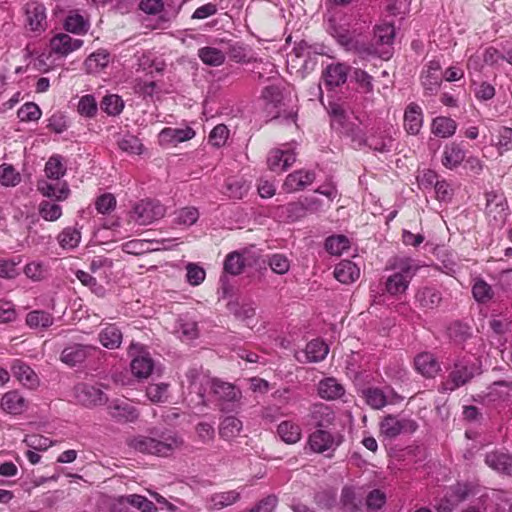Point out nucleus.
<instances>
[{
  "label": "nucleus",
  "instance_id": "nucleus-1",
  "mask_svg": "<svg viewBox=\"0 0 512 512\" xmlns=\"http://www.w3.org/2000/svg\"><path fill=\"white\" fill-rule=\"evenodd\" d=\"M332 114V126L343 129V132L350 135L352 141L357 143L358 146L368 145L371 149L378 152H388L392 149L394 129L391 125L387 123L378 125L372 128L367 138H364L358 132H354L353 129L345 125V113L340 107L333 108Z\"/></svg>",
  "mask_w": 512,
  "mask_h": 512
},
{
  "label": "nucleus",
  "instance_id": "nucleus-2",
  "mask_svg": "<svg viewBox=\"0 0 512 512\" xmlns=\"http://www.w3.org/2000/svg\"><path fill=\"white\" fill-rule=\"evenodd\" d=\"M420 268L419 263L406 256H396L388 261L386 270H392L384 282V291L390 296L404 294Z\"/></svg>",
  "mask_w": 512,
  "mask_h": 512
},
{
  "label": "nucleus",
  "instance_id": "nucleus-3",
  "mask_svg": "<svg viewBox=\"0 0 512 512\" xmlns=\"http://www.w3.org/2000/svg\"><path fill=\"white\" fill-rule=\"evenodd\" d=\"M182 444L183 441L173 433L164 434L160 439L139 435L128 441V445L140 453L161 457L172 455Z\"/></svg>",
  "mask_w": 512,
  "mask_h": 512
},
{
  "label": "nucleus",
  "instance_id": "nucleus-4",
  "mask_svg": "<svg viewBox=\"0 0 512 512\" xmlns=\"http://www.w3.org/2000/svg\"><path fill=\"white\" fill-rule=\"evenodd\" d=\"M362 27H358L352 14L340 10L331 11L326 19V30L343 46H350Z\"/></svg>",
  "mask_w": 512,
  "mask_h": 512
},
{
  "label": "nucleus",
  "instance_id": "nucleus-5",
  "mask_svg": "<svg viewBox=\"0 0 512 512\" xmlns=\"http://www.w3.org/2000/svg\"><path fill=\"white\" fill-rule=\"evenodd\" d=\"M187 377L191 379V392L197 393L201 402H204L206 387H210L214 395L219 399L228 402L237 400L240 395L239 390L230 383L222 382L217 379H209L205 376L195 377V373L193 371H190L187 374Z\"/></svg>",
  "mask_w": 512,
  "mask_h": 512
},
{
  "label": "nucleus",
  "instance_id": "nucleus-6",
  "mask_svg": "<svg viewBox=\"0 0 512 512\" xmlns=\"http://www.w3.org/2000/svg\"><path fill=\"white\" fill-rule=\"evenodd\" d=\"M479 364L477 360L464 356L457 359L449 372L447 378L441 383L440 392L448 393L464 386L476 374H479Z\"/></svg>",
  "mask_w": 512,
  "mask_h": 512
},
{
  "label": "nucleus",
  "instance_id": "nucleus-7",
  "mask_svg": "<svg viewBox=\"0 0 512 512\" xmlns=\"http://www.w3.org/2000/svg\"><path fill=\"white\" fill-rule=\"evenodd\" d=\"M265 101V109L273 118H284L289 122H295L296 111L293 108L286 109L284 96L277 86H268L262 92Z\"/></svg>",
  "mask_w": 512,
  "mask_h": 512
},
{
  "label": "nucleus",
  "instance_id": "nucleus-8",
  "mask_svg": "<svg viewBox=\"0 0 512 512\" xmlns=\"http://www.w3.org/2000/svg\"><path fill=\"white\" fill-rule=\"evenodd\" d=\"M166 214V208L157 200H141L130 212V219L139 225H149Z\"/></svg>",
  "mask_w": 512,
  "mask_h": 512
},
{
  "label": "nucleus",
  "instance_id": "nucleus-9",
  "mask_svg": "<svg viewBox=\"0 0 512 512\" xmlns=\"http://www.w3.org/2000/svg\"><path fill=\"white\" fill-rule=\"evenodd\" d=\"M343 436L339 432H330L324 429H317L309 435L308 446L315 452L332 456L334 451L340 446Z\"/></svg>",
  "mask_w": 512,
  "mask_h": 512
},
{
  "label": "nucleus",
  "instance_id": "nucleus-10",
  "mask_svg": "<svg viewBox=\"0 0 512 512\" xmlns=\"http://www.w3.org/2000/svg\"><path fill=\"white\" fill-rule=\"evenodd\" d=\"M25 29L35 36L44 33L48 27L47 13L45 6L37 1L25 4Z\"/></svg>",
  "mask_w": 512,
  "mask_h": 512
},
{
  "label": "nucleus",
  "instance_id": "nucleus-11",
  "mask_svg": "<svg viewBox=\"0 0 512 512\" xmlns=\"http://www.w3.org/2000/svg\"><path fill=\"white\" fill-rule=\"evenodd\" d=\"M417 427L414 420L394 415H387L380 422L381 434L389 439L396 438L401 434H411L416 431Z\"/></svg>",
  "mask_w": 512,
  "mask_h": 512
},
{
  "label": "nucleus",
  "instance_id": "nucleus-12",
  "mask_svg": "<svg viewBox=\"0 0 512 512\" xmlns=\"http://www.w3.org/2000/svg\"><path fill=\"white\" fill-rule=\"evenodd\" d=\"M73 396L76 402L86 407L103 405L107 402L104 392L96 385L79 383L73 388Z\"/></svg>",
  "mask_w": 512,
  "mask_h": 512
},
{
  "label": "nucleus",
  "instance_id": "nucleus-13",
  "mask_svg": "<svg viewBox=\"0 0 512 512\" xmlns=\"http://www.w3.org/2000/svg\"><path fill=\"white\" fill-rule=\"evenodd\" d=\"M129 353L133 356L130 364L133 375L138 379L148 378L154 369V361L149 353L138 344H131Z\"/></svg>",
  "mask_w": 512,
  "mask_h": 512
},
{
  "label": "nucleus",
  "instance_id": "nucleus-14",
  "mask_svg": "<svg viewBox=\"0 0 512 512\" xmlns=\"http://www.w3.org/2000/svg\"><path fill=\"white\" fill-rule=\"evenodd\" d=\"M296 160V154L292 144H283L280 148L269 152L267 164L271 171L283 172L288 169Z\"/></svg>",
  "mask_w": 512,
  "mask_h": 512
},
{
  "label": "nucleus",
  "instance_id": "nucleus-15",
  "mask_svg": "<svg viewBox=\"0 0 512 512\" xmlns=\"http://www.w3.org/2000/svg\"><path fill=\"white\" fill-rule=\"evenodd\" d=\"M83 45V40L75 39L67 33H57L49 43L50 51L57 58H65L70 53L78 50Z\"/></svg>",
  "mask_w": 512,
  "mask_h": 512
},
{
  "label": "nucleus",
  "instance_id": "nucleus-16",
  "mask_svg": "<svg viewBox=\"0 0 512 512\" xmlns=\"http://www.w3.org/2000/svg\"><path fill=\"white\" fill-rule=\"evenodd\" d=\"M442 83L441 65L439 61H430L421 75V84L424 95L433 96L437 94Z\"/></svg>",
  "mask_w": 512,
  "mask_h": 512
},
{
  "label": "nucleus",
  "instance_id": "nucleus-17",
  "mask_svg": "<svg viewBox=\"0 0 512 512\" xmlns=\"http://www.w3.org/2000/svg\"><path fill=\"white\" fill-rule=\"evenodd\" d=\"M329 352L328 345L320 339L311 340L304 350L295 352V358L299 363L320 362L325 359Z\"/></svg>",
  "mask_w": 512,
  "mask_h": 512
},
{
  "label": "nucleus",
  "instance_id": "nucleus-18",
  "mask_svg": "<svg viewBox=\"0 0 512 512\" xmlns=\"http://www.w3.org/2000/svg\"><path fill=\"white\" fill-rule=\"evenodd\" d=\"M37 190L42 196L60 202L66 200L70 195V189L65 181H51L40 179L37 181Z\"/></svg>",
  "mask_w": 512,
  "mask_h": 512
},
{
  "label": "nucleus",
  "instance_id": "nucleus-19",
  "mask_svg": "<svg viewBox=\"0 0 512 512\" xmlns=\"http://www.w3.org/2000/svg\"><path fill=\"white\" fill-rule=\"evenodd\" d=\"M195 131L191 127L172 128L166 127L158 134L161 146H176L179 143L191 140L195 137Z\"/></svg>",
  "mask_w": 512,
  "mask_h": 512
},
{
  "label": "nucleus",
  "instance_id": "nucleus-20",
  "mask_svg": "<svg viewBox=\"0 0 512 512\" xmlns=\"http://www.w3.org/2000/svg\"><path fill=\"white\" fill-rule=\"evenodd\" d=\"M415 370L425 378H434L442 370L441 364L431 352H421L414 358Z\"/></svg>",
  "mask_w": 512,
  "mask_h": 512
},
{
  "label": "nucleus",
  "instance_id": "nucleus-21",
  "mask_svg": "<svg viewBox=\"0 0 512 512\" xmlns=\"http://www.w3.org/2000/svg\"><path fill=\"white\" fill-rule=\"evenodd\" d=\"M362 397L365 399L366 404L373 409H381L388 403H394V398H399L392 390L386 392L377 387L363 389Z\"/></svg>",
  "mask_w": 512,
  "mask_h": 512
},
{
  "label": "nucleus",
  "instance_id": "nucleus-22",
  "mask_svg": "<svg viewBox=\"0 0 512 512\" xmlns=\"http://www.w3.org/2000/svg\"><path fill=\"white\" fill-rule=\"evenodd\" d=\"M109 415L119 422H133L139 413L128 400H114L108 406Z\"/></svg>",
  "mask_w": 512,
  "mask_h": 512
},
{
  "label": "nucleus",
  "instance_id": "nucleus-23",
  "mask_svg": "<svg viewBox=\"0 0 512 512\" xmlns=\"http://www.w3.org/2000/svg\"><path fill=\"white\" fill-rule=\"evenodd\" d=\"M349 67L343 63H332L328 65L322 73L324 85L333 89L344 84L347 80Z\"/></svg>",
  "mask_w": 512,
  "mask_h": 512
},
{
  "label": "nucleus",
  "instance_id": "nucleus-24",
  "mask_svg": "<svg viewBox=\"0 0 512 512\" xmlns=\"http://www.w3.org/2000/svg\"><path fill=\"white\" fill-rule=\"evenodd\" d=\"M423 111L417 103H409L404 112V129L410 135H417L423 126Z\"/></svg>",
  "mask_w": 512,
  "mask_h": 512
},
{
  "label": "nucleus",
  "instance_id": "nucleus-25",
  "mask_svg": "<svg viewBox=\"0 0 512 512\" xmlns=\"http://www.w3.org/2000/svg\"><path fill=\"white\" fill-rule=\"evenodd\" d=\"M465 156L466 152L461 143L451 142L444 146L441 162L445 168L453 170L461 165Z\"/></svg>",
  "mask_w": 512,
  "mask_h": 512
},
{
  "label": "nucleus",
  "instance_id": "nucleus-26",
  "mask_svg": "<svg viewBox=\"0 0 512 512\" xmlns=\"http://www.w3.org/2000/svg\"><path fill=\"white\" fill-rule=\"evenodd\" d=\"M228 310L240 321L247 325L254 318L256 313L255 303L251 299L241 298L228 303Z\"/></svg>",
  "mask_w": 512,
  "mask_h": 512
},
{
  "label": "nucleus",
  "instance_id": "nucleus-27",
  "mask_svg": "<svg viewBox=\"0 0 512 512\" xmlns=\"http://www.w3.org/2000/svg\"><path fill=\"white\" fill-rule=\"evenodd\" d=\"M127 505H131L142 512H156L157 510L152 501L137 494L119 497L114 505V510L122 512Z\"/></svg>",
  "mask_w": 512,
  "mask_h": 512
},
{
  "label": "nucleus",
  "instance_id": "nucleus-28",
  "mask_svg": "<svg viewBox=\"0 0 512 512\" xmlns=\"http://www.w3.org/2000/svg\"><path fill=\"white\" fill-rule=\"evenodd\" d=\"M314 179L315 174L312 171L298 170L286 177L283 188L288 193L299 191L310 185Z\"/></svg>",
  "mask_w": 512,
  "mask_h": 512
},
{
  "label": "nucleus",
  "instance_id": "nucleus-29",
  "mask_svg": "<svg viewBox=\"0 0 512 512\" xmlns=\"http://www.w3.org/2000/svg\"><path fill=\"white\" fill-rule=\"evenodd\" d=\"M164 242H169V240L160 242L158 240L134 239L123 243L122 250L127 254L141 255L150 251L160 250V245L164 244Z\"/></svg>",
  "mask_w": 512,
  "mask_h": 512
},
{
  "label": "nucleus",
  "instance_id": "nucleus-30",
  "mask_svg": "<svg viewBox=\"0 0 512 512\" xmlns=\"http://www.w3.org/2000/svg\"><path fill=\"white\" fill-rule=\"evenodd\" d=\"M415 300L421 308L432 310L440 304L442 294L435 287L425 286L417 290Z\"/></svg>",
  "mask_w": 512,
  "mask_h": 512
},
{
  "label": "nucleus",
  "instance_id": "nucleus-31",
  "mask_svg": "<svg viewBox=\"0 0 512 512\" xmlns=\"http://www.w3.org/2000/svg\"><path fill=\"white\" fill-rule=\"evenodd\" d=\"M1 408L8 414L18 415L26 410L27 402L18 391H9L1 398Z\"/></svg>",
  "mask_w": 512,
  "mask_h": 512
},
{
  "label": "nucleus",
  "instance_id": "nucleus-32",
  "mask_svg": "<svg viewBox=\"0 0 512 512\" xmlns=\"http://www.w3.org/2000/svg\"><path fill=\"white\" fill-rule=\"evenodd\" d=\"M92 349V346L82 344L68 346L61 353V361L70 366H75L83 362Z\"/></svg>",
  "mask_w": 512,
  "mask_h": 512
},
{
  "label": "nucleus",
  "instance_id": "nucleus-33",
  "mask_svg": "<svg viewBox=\"0 0 512 512\" xmlns=\"http://www.w3.org/2000/svg\"><path fill=\"white\" fill-rule=\"evenodd\" d=\"M457 130V122L447 116H437L431 122V133L439 138H451Z\"/></svg>",
  "mask_w": 512,
  "mask_h": 512
},
{
  "label": "nucleus",
  "instance_id": "nucleus-34",
  "mask_svg": "<svg viewBox=\"0 0 512 512\" xmlns=\"http://www.w3.org/2000/svg\"><path fill=\"white\" fill-rule=\"evenodd\" d=\"M306 202V204L292 202L282 207V209L287 213V218L290 221H296L304 217L307 211L316 212L319 210L317 206L318 200L316 198L306 199Z\"/></svg>",
  "mask_w": 512,
  "mask_h": 512
},
{
  "label": "nucleus",
  "instance_id": "nucleus-35",
  "mask_svg": "<svg viewBox=\"0 0 512 512\" xmlns=\"http://www.w3.org/2000/svg\"><path fill=\"white\" fill-rule=\"evenodd\" d=\"M485 462L493 470L512 476V456L501 452H491L486 455Z\"/></svg>",
  "mask_w": 512,
  "mask_h": 512
},
{
  "label": "nucleus",
  "instance_id": "nucleus-36",
  "mask_svg": "<svg viewBox=\"0 0 512 512\" xmlns=\"http://www.w3.org/2000/svg\"><path fill=\"white\" fill-rule=\"evenodd\" d=\"M334 276L339 282L343 284H350L359 278L360 269L352 261L343 260L336 265L334 269Z\"/></svg>",
  "mask_w": 512,
  "mask_h": 512
},
{
  "label": "nucleus",
  "instance_id": "nucleus-37",
  "mask_svg": "<svg viewBox=\"0 0 512 512\" xmlns=\"http://www.w3.org/2000/svg\"><path fill=\"white\" fill-rule=\"evenodd\" d=\"M345 393L344 386L333 377H327L318 384V394L326 400H335Z\"/></svg>",
  "mask_w": 512,
  "mask_h": 512
},
{
  "label": "nucleus",
  "instance_id": "nucleus-38",
  "mask_svg": "<svg viewBox=\"0 0 512 512\" xmlns=\"http://www.w3.org/2000/svg\"><path fill=\"white\" fill-rule=\"evenodd\" d=\"M98 339L105 348L113 350L120 347L123 335L115 324H109L99 332Z\"/></svg>",
  "mask_w": 512,
  "mask_h": 512
},
{
  "label": "nucleus",
  "instance_id": "nucleus-39",
  "mask_svg": "<svg viewBox=\"0 0 512 512\" xmlns=\"http://www.w3.org/2000/svg\"><path fill=\"white\" fill-rule=\"evenodd\" d=\"M64 29L75 35H84L90 28V22L88 18H85L78 12L74 11L69 13L64 21Z\"/></svg>",
  "mask_w": 512,
  "mask_h": 512
},
{
  "label": "nucleus",
  "instance_id": "nucleus-40",
  "mask_svg": "<svg viewBox=\"0 0 512 512\" xmlns=\"http://www.w3.org/2000/svg\"><path fill=\"white\" fill-rule=\"evenodd\" d=\"M14 376L26 387L35 388L38 385V376L31 367L21 361L12 366Z\"/></svg>",
  "mask_w": 512,
  "mask_h": 512
},
{
  "label": "nucleus",
  "instance_id": "nucleus-41",
  "mask_svg": "<svg viewBox=\"0 0 512 512\" xmlns=\"http://www.w3.org/2000/svg\"><path fill=\"white\" fill-rule=\"evenodd\" d=\"M46 179L58 181L66 174V165L61 155H52L44 168Z\"/></svg>",
  "mask_w": 512,
  "mask_h": 512
},
{
  "label": "nucleus",
  "instance_id": "nucleus-42",
  "mask_svg": "<svg viewBox=\"0 0 512 512\" xmlns=\"http://www.w3.org/2000/svg\"><path fill=\"white\" fill-rule=\"evenodd\" d=\"M198 57L208 66H220L225 62L226 52L222 49L206 46L198 50Z\"/></svg>",
  "mask_w": 512,
  "mask_h": 512
},
{
  "label": "nucleus",
  "instance_id": "nucleus-43",
  "mask_svg": "<svg viewBox=\"0 0 512 512\" xmlns=\"http://www.w3.org/2000/svg\"><path fill=\"white\" fill-rule=\"evenodd\" d=\"M277 432L281 439L288 444L296 443L301 438V428L290 421L281 422L278 425Z\"/></svg>",
  "mask_w": 512,
  "mask_h": 512
},
{
  "label": "nucleus",
  "instance_id": "nucleus-44",
  "mask_svg": "<svg viewBox=\"0 0 512 512\" xmlns=\"http://www.w3.org/2000/svg\"><path fill=\"white\" fill-rule=\"evenodd\" d=\"M472 295L477 302L487 303L493 298L494 292L486 281L478 277L473 280Z\"/></svg>",
  "mask_w": 512,
  "mask_h": 512
},
{
  "label": "nucleus",
  "instance_id": "nucleus-45",
  "mask_svg": "<svg viewBox=\"0 0 512 512\" xmlns=\"http://www.w3.org/2000/svg\"><path fill=\"white\" fill-rule=\"evenodd\" d=\"M53 316L42 310H34L27 314L26 324L30 328H48L53 324Z\"/></svg>",
  "mask_w": 512,
  "mask_h": 512
},
{
  "label": "nucleus",
  "instance_id": "nucleus-46",
  "mask_svg": "<svg viewBox=\"0 0 512 512\" xmlns=\"http://www.w3.org/2000/svg\"><path fill=\"white\" fill-rule=\"evenodd\" d=\"M38 212L45 221L54 222L62 216V207L56 202L43 200L38 205Z\"/></svg>",
  "mask_w": 512,
  "mask_h": 512
},
{
  "label": "nucleus",
  "instance_id": "nucleus-47",
  "mask_svg": "<svg viewBox=\"0 0 512 512\" xmlns=\"http://www.w3.org/2000/svg\"><path fill=\"white\" fill-rule=\"evenodd\" d=\"M239 498L240 493L235 490L216 493L210 498V507L213 509H222L234 504Z\"/></svg>",
  "mask_w": 512,
  "mask_h": 512
},
{
  "label": "nucleus",
  "instance_id": "nucleus-48",
  "mask_svg": "<svg viewBox=\"0 0 512 512\" xmlns=\"http://www.w3.org/2000/svg\"><path fill=\"white\" fill-rule=\"evenodd\" d=\"M242 430V422L234 417L228 416L220 424V436L224 439H231L239 435Z\"/></svg>",
  "mask_w": 512,
  "mask_h": 512
},
{
  "label": "nucleus",
  "instance_id": "nucleus-49",
  "mask_svg": "<svg viewBox=\"0 0 512 512\" xmlns=\"http://www.w3.org/2000/svg\"><path fill=\"white\" fill-rule=\"evenodd\" d=\"M312 415L320 429L332 425L335 419L334 411L323 404L315 406Z\"/></svg>",
  "mask_w": 512,
  "mask_h": 512
},
{
  "label": "nucleus",
  "instance_id": "nucleus-50",
  "mask_svg": "<svg viewBox=\"0 0 512 512\" xmlns=\"http://www.w3.org/2000/svg\"><path fill=\"white\" fill-rule=\"evenodd\" d=\"M81 233L78 229L67 227L58 235V242L64 249H73L78 246Z\"/></svg>",
  "mask_w": 512,
  "mask_h": 512
},
{
  "label": "nucleus",
  "instance_id": "nucleus-51",
  "mask_svg": "<svg viewBox=\"0 0 512 512\" xmlns=\"http://www.w3.org/2000/svg\"><path fill=\"white\" fill-rule=\"evenodd\" d=\"M350 247L349 239L344 235L331 236L326 239L325 248L332 255H341Z\"/></svg>",
  "mask_w": 512,
  "mask_h": 512
},
{
  "label": "nucleus",
  "instance_id": "nucleus-52",
  "mask_svg": "<svg viewBox=\"0 0 512 512\" xmlns=\"http://www.w3.org/2000/svg\"><path fill=\"white\" fill-rule=\"evenodd\" d=\"M199 218V212L195 207H184L175 213L174 221L178 225L189 227L196 223Z\"/></svg>",
  "mask_w": 512,
  "mask_h": 512
},
{
  "label": "nucleus",
  "instance_id": "nucleus-53",
  "mask_svg": "<svg viewBox=\"0 0 512 512\" xmlns=\"http://www.w3.org/2000/svg\"><path fill=\"white\" fill-rule=\"evenodd\" d=\"M395 37V29L393 25L384 23L375 28L374 39L377 44L390 46Z\"/></svg>",
  "mask_w": 512,
  "mask_h": 512
},
{
  "label": "nucleus",
  "instance_id": "nucleus-54",
  "mask_svg": "<svg viewBox=\"0 0 512 512\" xmlns=\"http://www.w3.org/2000/svg\"><path fill=\"white\" fill-rule=\"evenodd\" d=\"M110 56L106 51H97L91 54L85 61V65L90 72H97L108 65Z\"/></svg>",
  "mask_w": 512,
  "mask_h": 512
},
{
  "label": "nucleus",
  "instance_id": "nucleus-55",
  "mask_svg": "<svg viewBox=\"0 0 512 512\" xmlns=\"http://www.w3.org/2000/svg\"><path fill=\"white\" fill-rule=\"evenodd\" d=\"M77 110L81 116L92 118L96 115L98 106L93 95H84L80 98Z\"/></svg>",
  "mask_w": 512,
  "mask_h": 512
},
{
  "label": "nucleus",
  "instance_id": "nucleus-56",
  "mask_svg": "<svg viewBox=\"0 0 512 512\" xmlns=\"http://www.w3.org/2000/svg\"><path fill=\"white\" fill-rule=\"evenodd\" d=\"M493 145L500 155L512 150V128L501 127L498 130L497 141Z\"/></svg>",
  "mask_w": 512,
  "mask_h": 512
},
{
  "label": "nucleus",
  "instance_id": "nucleus-57",
  "mask_svg": "<svg viewBox=\"0 0 512 512\" xmlns=\"http://www.w3.org/2000/svg\"><path fill=\"white\" fill-rule=\"evenodd\" d=\"M20 181L21 176L12 165H0V183L3 186H16Z\"/></svg>",
  "mask_w": 512,
  "mask_h": 512
},
{
  "label": "nucleus",
  "instance_id": "nucleus-58",
  "mask_svg": "<svg viewBox=\"0 0 512 512\" xmlns=\"http://www.w3.org/2000/svg\"><path fill=\"white\" fill-rule=\"evenodd\" d=\"M352 78L355 80L359 92L364 94H370L373 92V78L366 71L362 69H355L353 71Z\"/></svg>",
  "mask_w": 512,
  "mask_h": 512
},
{
  "label": "nucleus",
  "instance_id": "nucleus-59",
  "mask_svg": "<svg viewBox=\"0 0 512 512\" xmlns=\"http://www.w3.org/2000/svg\"><path fill=\"white\" fill-rule=\"evenodd\" d=\"M341 502L347 512H354L361 504V499L357 496V492L354 488L345 487L342 490Z\"/></svg>",
  "mask_w": 512,
  "mask_h": 512
},
{
  "label": "nucleus",
  "instance_id": "nucleus-60",
  "mask_svg": "<svg viewBox=\"0 0 512 512\" xmlns=\"http://www.w3.org/2000/svg\"><path fill=\"white\" fill-rule=\"evenodd\" d=\"M41 114L39 106L33 102L25 103L17 112V116L22 122L37 121Z\"/></svg>",
  "mask_w": 512,
  "mask_h": 512
},
{
  "label": "nucleus",
  "instance_id": "nucleus-61",
  "mask_svg": "<svg viewBox=\"0 0 512 512\" xmlns=\"http://www.w3.org/2000/svg\"><path fill=\"white\" fill-rule=\"evenodd\" d=\"M244 267V259L238 252H231L224 261V270L232 275H238Z\"/></svg>",
  "mask_w": 512,
  "mask_h": 512
},
{
  "label": "nucleus",
  "instance_id": "nucleus-62",
  "mask_svg": "<svg viewBox=\"0 0 512 512\" xmlns=\"http://www.w3.org/2000/svg\"><path fill=\"white\" fill-rule=\"evenodd\" d=\"M226 188L229 197L240 199L248 192L249 184L242 179L232 178L228 180Z\"/></svg>",
  "mask_w": 512,
  "mask_h": 512
},
{
  "label": "nucleus",
  "instance_id": "nucleus-63",
  "mask_svg": "<svg viewBox=\"0 0 512 512\" xmlns=\"http://www.w3.org/2000/svg\"><path fill=\"white\" fill-rule=\"evenodd\" d=\"M124 107V102L118 95H107L103 98L101 108L109 115H118Z\"/></svg>",
  "mask_w": 512,
  "mask_h": 512
},
{
  "label": "nucleus",
  "instance_id": "nucleus-64",
  "mask_svg": "<svg viewBox=\"0 0 512 512\" xmlns=\"http://www.w3.org/2000/svg\"><path fill=\"white\" fill-rule=\"evenodd\" d=\"M119 148L130 154H141L143 145L141 141L134 135H125L118 142Z\"/></svg>",
  "mask_w": 512,
  "mask_h": 512
}]
</instances>
